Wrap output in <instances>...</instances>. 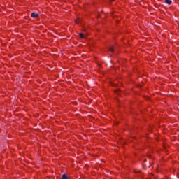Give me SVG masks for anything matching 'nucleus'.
I'll use <instances>...</instances> for the list:
<instances>
[{
    "instance_id": "nucleus-1",
    "label": "nucleus",
    "mask_w": 179,
    "mask_h": 179,
    "mask_svg": "<svg viewBox=\"0 0 179 179\" xmlns=\"http://www.w3.org/2000/svg\"><path fill=\"white\" fill-rule=\"evenodd\" d=\"M31 17H38V13H32L31 14Z\"/></svg>"
},
{
    "instance_id": "nucleus-6",
    "label": "nucleus",
    "mask_w": 179,
    "mask_h": 179,
    "mask_svg": "<svg viewBox=\"0 0 179 179\" xmlns=\"http://www.w3.org/2000/svg\"><path fill=\"white\" fill-rule=\"evenodd\" d=\"M79 22V20H75V23L78 24Z\"/></svg>"
},
{
    "instance_id": "nucleus-7",
    "label": "nucleus",
    "mask_w": 179,
    "mask_h": 179,
    "mask_svg": "<svg viewBox=\"0 0 179 179\" xmlns=\"http://www.w3.org/2000/svg\"><path fill=\"white\" fill-rule=\"evenodd\" d=\"M111 1H115V0H111Z\"/></svg>"
},
{
    "instance_id": "nucleus-4",
    "label": "nucleus",
    "mask_w": 179,
    "mask_h": 179,
    "mask_svg": "<svg viewBox=\"0 0 179 179\" xmlns=\"http://www.w3.org/2000/svg\"><path fill=\"white\" fill-rule=\"evenodd\" d=\"M78 35L80 36V38H85V34L79 33Z\"/></svg>"
},
{
    "instance_id": "nucleus-3",
    "label": "nucleus",
    "mask_w": 179,
    "mask_h": 179,
    "mask_svg": "<svg viewBox=\"0 0 179 179\" xmlns=\"http://www.w3.org/2000/svg\"><path fill=\"white\" fill-rule=\"evenodd\" d=\"M62 179H68V176H66V174H63V175L62 176Z\"/></svg>"
},
{
    "instance_id": "nucleus-5",
    "label": "nucleus",
    "mask_w": 179,
    "mask_h": 179,
    "mask_svg": "<svg viewBox=\"0 0 179 179\" xmlns=\"http://www.w3.org/2000/svg\"><path fill=\"white\" fill-rule=\"evenodd\" d=\"M109 50L110 51V52H114V47L111 46Z\"/></svg>"
},
{
    "instance_id": "nucleus-2",
    "label": "nucleus",
    "mask_w": 179,
    "mask_h": 179,
    "mask_svg": "<svg viewBox=\"0 0 179 179\" xmlns=\"http://www.w3.org/2000/svg\"><path fill=\"white\" fill-rule=\"evenodd\" d=\"M172 2L171 0H165V3L167 5H171Z\"/></svg>"
}]
</instances>
